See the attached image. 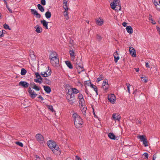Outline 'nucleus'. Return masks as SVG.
Segmentation results:
<instances>
[{
	"label": "nucleus",
	"mask_w": 160,
	"mask_h": 160,
	"mask_svg": "<svg viewBox=\"0 0 160 160\" xmlns=\"http://www.w3.org/2000/svg\"><path fill=\"white\" fill-rule=\"evenodd\" d=\"M86 110V107H84L82 110V112H83V114H84L85 113V111Z\"/></svg>",
	"instance_id": "864d4df0"
},
{
	"label": "nucleus",
	"mask_w": 160,
	"mask_h": 160,
	"mask_svg": "<svg viewBox=\"0 0 160 160\" xmlns=\"http://www.w3.org/2000/svg\"><path fill=\"white\" fill-rule=\"evenodd\" d=\"M48 69L46 71L41 72V75L44 77L49 76L51 75V70L49 69L48 67Z\"/></svg>",
	"instance_id": "6e6552de"
},
{
	"label": "nucleus",
	"mask_w": 160,
	"mask_h": 160,
	"mask_svg": "<svg viewBox=\"0 0 160 160\" xmlns=\"http://www.w3.org/2000/svg\"><path fill=\"white\" fill-rule=\"evenodd\" d=\"M113 57L115 58L114 61L115 63H117L118 60L119 59V57L117 51L113 53Z\"/></svg>",
	"instance_id": "6ab92c4d"
},
{
	"label": "nucleus",
	"mask_w": 160,
	"mask_h": 160,
	"mask_svg": "<svg viewBox=\"0 0 160 160\" xmlns=\"http://www.w3.org/2000/svg\"><path fill=\"white\" fill-rule=\"evenodd\" d=\"M3 27L5 29H8L10 30L11 29L9 28V27L8 24H4L3 25Z\"/></svg>",
	"instance_id": "c03bdc74"
},
{
	"label": "nucleus",
	"mask_w": 160,
	"mask_h": 160,
	"mask_svg": "<svg viewBox=\"0 0 160 160\" xmlns=\"http://www.w3.org/2000/svg\"><path fill=\"white\" fill-rule=\"evenodd\" d=\"M129 51L130 54L133 57H135L136 56V51L135 49L132 47H130L129 48Z\"/></svg>",
	"instance_id": "2eb2a0df"
},
{
	"label": "nucleus",
	"mask_w": 160,
	"mask_h": 160,
	"mask_svg": "<svg viewBox=\"0 0 160 160\" xmlns=\"http://www.w3.org/2000/svg\"><path fill=\"white\" fill-rule=\"evenodd\" d=\"M113 2H114L115 4L117 5V6H118L119 7V10H120L121 9V5L120 2L119 0H113Z\"/></svg>",
	"instance_id": "b1692460"
},
{
	"label": "nucleus",
	"mask_w": 160,
	"mask_h": 160,
	"mask_svg": "<svg viewBox=\"0 0 160 160\" xmlns=\"http://www.w3.org/2000/svg\"><path fill=\"white\" fill-rule=\"evenodd\" d=\"M102 87L104 90H106L109 88V85L107 80H105L103 81L102 85Z\"/></svg>",
	"instance_id": "9b49d317"
},
{
	"label": "nucleus",
	"mask_w": 160,
	"mask_h": 160,
	"mask_svg": "<svg viewBox=\"0 0 160 160\" xmlns=\"http://www.w3.org/2000/svg\"><path fill=\"white\" fill-rule=\"evenodd\" d=\"M67 99L68 102L71 104H72L75 100V96L73 93H71V92H68L67 95Z\"/></svg>",
	"instance_id": "20e7f679"
},
{
	"label": "nucleus",
	"mask_w": 160,
	"mask_h": 160,
	"mask_svg": "<svg viewBox=\"0 0 160 160\" xmlns=\"http://www.w3.org/2000/svg\"><path fill=\"white\" fill-rule=\"evenodd\" d=\"M47 145L51 149L53 152L56 155L60 153V150L58 147L57 146L56 142L52 140H50L47 142Z\"/></svg>",
	"instance_id": "f257e3e1"
},
{
	"label": "nucleus",
	"mask_w": 160,
	"mask_h": 160,
	"mask_svg": "<svg viewBox=\"0 0 160 160\" xmlns=\"http://www.w3.org/2000/svg\"><path fill=\"white\" fill-rule=\"evenodd\" d=\"M151 22L153 24H156V22L154 21H153V20L152 21H151Z\"/></svg>",
	"instance_id": "69168bd1"
},
{
	"label": "nucleus",
	"mask_w": 160,
	"mask_h": 160,
	"mask_svg": "<svg viewBox=\"0 0 160 160\" xmlns=\"http://www.w3.org/2000/svg\"><path fill=\"white\" fill-rule=\"evenodd\" d=\"M141 80L142 82H143L145 83L147 82L148 80L146 77H141Z\"/></svg>",
	"instance_id": "473e14b6"
},
{
	"label": "nucleus",
	"mask_w": 160,
	"mask_h": 160,
	"mask_svg": "<svg viewBox=\"0 0 160 160\" xmlns=\"http://www.w3.org/2000/svg\"><path fill=\"white\" fill-rule=\"evenodd\" d=\"M28 92L30 95V97L32 98H34L37 95V94L34 92L33 90H32L31 88H29Z\"/></svg>",
	"instance_id": "9d476101"
},
{
	"label": "nucleus",
	"mask_w": 160,
	"mask_h": 160,
	"mask_svg": "<svg viewBox=\"0 0 160 160\" xmlns=\"http://www.w3.org/2000/svg\"><path fill=\"white\" fill-rule=\"evenodd\" d=\"M126 30L127 32L129 34H131L133 32V29L131 26H128L126 28Z\"/></svg>",
	"instance_id": "5701e85b"
},
{
	"label": "nucleus",
	"mask_w": 160,
	"mask_h": 160,
	"mask_svg": "<svg viewBox=\"0 0 160 160\" xmlns=\"http://www.w3.org/2000/svg\"><path fill=\"white\" fill-rule=\"evenodd\" d=\"M72 117L73 118L74 124L75 127L77 128H82L83 122L82 119L80 116L77 113H74L73 114Z\"/></svg>",
	"instance_id": "7ed1b4c3"
},
{
	"label": "nucleus",
	"mask_w": 160,
	"mask_h": 160,
	"mask_svg": "<svg viewBox=\"0 0 160 160\" xmlns=\"http://www.w3.org/2000/svg\"><path fill=\"white\" fill-rule=\"evenodd\" d=\"M26 72L27 71L24 68H22L21 70V74L22 75H24L26 74Z\"/></svg>",
	"instance_id": "f704fd0d"
},
{
	"label": "nucleus",
	"mask_w": 160,
	"mask_h": 160,
	"mask_svg": "<svg viewBox=\"0 0 160 160\" xmlns=\"http://www.w3.org/2000/svg\"><path fill=\"white\" fill-rule=\"evenodd\" d=\"M31 11L33 14L36 16L37 18H39L41 17L40 14H39L35 9H31Z\"/></svg>",
	"instance_id": "f3484780"
},
{
	"label": "nucleus",
	"mask_w": 160,
	"mask_h": 160,
	"mask_svg": "<svg viewBox=\"0 0 160 160\" xmlns=\"http://www.w3.org/2000/svg\"><path fill=\"white\" fill-rule=\"evenodd\" d=\"M143 144L145 147H147L148 146L147 139L145 140H144V141H143Z\"/></svg>",
	"instance_id": "79ce46f5"
},
{
	"label": "nucleus",
	"mask_w": 160,
	"mask_h": 160,
	"mask_svg": "<svg viewBox=\"0 0 160 160\" xmlns=\"http://www.w3.org/2000/svg\"><path fill=\"white\" fill-rule=\"evenodd\" d=\"M157 29L158 31V32L159 34L160 35V28L158 27H157Z\"/></svg>",
	"instance_id": "e2e57ef3"
},
{
	"label": "nucleus",
	"mask_w": 160,
	"mask_h": 160,
	"mask_svg": "<svg viewBox=\"0 0 160 160\" xmlns=\"http://www.w3.org/2000/svg\"><path fill=\"white\" fill-rule=\"evenodd\" d=\"M155 7L157 10L160 12V3L155 6Z\"/></svg>",
	"instance_id": "37998d69"
},
{
	"label": "nucleus",
	"mask_w": 160,
	"mask_h": 160,
	"mask_svg": "<svg viewBox=\"0 0 160 160\" xmlns=\"http://www.w3.org/2000/svg\"><path fill=\"white\" fill-rule=\"evenodd\" d=\"M32 88L35 90L36 91H39L40 90V88L36 85L34 87Z\"/></svg>",
	"instance_id": "4c0bfd02"
},
{
	"label": "nucleus",
	"mask_w": 160,
	"mask_h": 160,
	"mask_svg": "<svg viewBox=\"0 0 160 160\" xmlns=\"http://www.w3.org/2000/svg\"><path fill=\"white\" fill-rule=\"evenodd\" d=\"M46 159L47 160H52V159L49 157H47Z\"/></svg>",
	"instance_id": "774afa93"
},
{
	"label": "nucleus",
	"mask_w": 160,
	"mask_h": 160,
	"mask_svg": "<svg viewBox=\"0 0 160 160\" xmlns=\"http://www.w3.org/2000/svg\"><path fill=\"white\" fill-rule=\"evenodd\" d=\"M145 66L147 68H149L150 66L149 64V63L148 62H145Z\"/></svg>",
	"instance_id": "4d7b16f0"
},
{
	"label": "nucleus",
	"mask_w": 160,
	"mask_h": 160,
	"mask_svg": "<svg viewBox=\"0 0 160 160\" xmlns=\"http://www.w3.org/2000/svg\"><path fill=\"white\" fill-rule=\"evenodd\" d=\"M70 58L72 61H74L75 57L76 56V53L75 51L73 49H71L69 51Z\"/></svg>",
	"instance_id": "4468645a"
},
{
	"label": "nucleus",
	"mask_w": 160,
	"mask_h": 160,
	"mask_svg": "<svg viewBox=\"0 0 160 160\" xmlns=\"http://www.w3.org/2000/svg\"><path fill=\"white\" fill-rule=\"evenodd\" d=\"M68 1L67 0H63V4H68Z\"/></svg>",
	"instance_id": "052dcab7"
},
{
	"label": "nucleus",
	"mask_w": 160,
	"mask_h": 160,
	"mask_svg": "<svg viewBox=\"0 0 160 160\" xmlns=\"http://www.w3.org/2000/svg\"><path fill=\"white\" fill-rule=\"evenodd\" d=\"M41 3L43 5H45L46 4V2L45 0H41Z\"/></svg>",
	"instance_id": "49530a36"
},
{
	"label": "nucleus",
	"mask_w": 160,
	"mask_h": 160,
	"mask_svg": "<svg viewBox=\"0 0 160 160\" xmlns=\"http://www.w3.org/2000/svg\"><path fill=\"white\" fill-rule=\"evenodd\" d=\"M45 16L47 19L50 18L51 16V13L49 11L47 12L45 14Z\"/></svg>",
	"instance_id": "bb28decb"
},
{
	"label": "nucleus",
	"mask_w": 160,
	"mask_h": 160,
	"mask_svg": "<svg viewBox=\"0 0 160 160\" xmlns=\"http://www.w3.org/2000/svg\"><path fill=\"white\" fill-rule=\"evenodd\" d=\"M63 15L66 19L67 20L68 19V11L65 10L63 12Z\"/></svg>",
	"instance_id": "7c9ffc66"
},
{
	"label": "nucleus",
	"mask_w": 160,
	"mask_h": 160,
	"mask_svg": "<svg viewBox=\"0 0 160 160\" xmlns=\"http://www.w3.org/2000/svg\"><path fill=\"white\" fill-rule=\"evenodd\" d=\"M126 85L127 86L128 92L130 94V87L131 86L130 85L129 83H126Z\"/></svg>",
	"instance_id": "e433bc0d"
},
{
	"label": "nucleus",
	"mask_w": 160,
	"mask_h": 160,
	"mask_svg": "<svg viewBox=\"0 0 160 160\" xmlns=\"http://www.w3.org/2000/svg\"><path fill=\"white\" fill-rule=\"evenodd\" d=\"M95 22L97 25L101 26L103 24L104 21L101 17H99L95 19Z\"/></svg>",
	"instance_id": "1a4fd4ad"
},
{
	"label": "nucleus",
	"mask_w": 160,
	"mask_h": 160,
	"mask_svg": "<svg viewBox=\"0 0 160 160\" xmlns=\"http://www.w3.org/2000/svg\"><path fill=\"white\" fill-rule=\"evenodd\" d=\"M63 8L65 10L68 11V4H63Z\"/></svg>",
	"instance_id": "ea45409f"
},
{
	"label": "nucleus",
	"mask_w": 160,
	"mask_h": 160,
	"mask_svg": "<svg viewBox=\"0 0 160 160\" xmlns=\"http://www.w3.org/2000/svg\"><path fill=\"white\" fill-rule=\"evenodd\" d=\"M108 137L111 139L114 140L115 139L116 136L112 133H109L108 134Z\"/></svg>",
	"instance_id": "393cba45"
},
{
	"label": "nucleus",
	"mask_w": 160,
	"mask_h": 160,
	"mask_svg": "<svg viewBox=\"0 0 160 160\" xmlns=\"http://www.w3.org/2000/svg\"><path fill=\"white\" fill-rule=\"evenodd\" d=\"M38 98L40 99L42 101H43L44 100L43 98L41 96H39Z\"/></svg>",
	"instance_id": "680f3d73"
},
{
	"label": "nucleus",
	"mask_w": 160,
	"mask_h": 160,
	"mask_svg": "<svg viewBox=\"0 0 160 160\" xmlns=\"http://www.w3.org/2000/svg\"><path fill=\"white\" fill-rule=\"evenodd\" d=\"M65 63L67 66L70 69H72L73 68L72 66L71 63L68 61H66Z\"/></svg>",
	"instance_id": "c85d7f7f"
},
{
	"label": "nucleus",
	"mask_w": 160,
	"mask_h": 160,
	"mask_svg": "<svg viewBox=\"0 0 160 160\" xmlns=\"http://www.w3.org/2000/svg\"><path fill=\"white\" fill-rule=\"evenodd\" d=\"M90 87L93 88L94 90L95 91L97 94H98V89L96 86L93 85L92 83H90Z\"/></svg>",
	"instance_id": "a878e982"
},
{
	"label": "nucleus",
	"mask_w": 160,
	"mask_h": 160,
	"mask_svg": "<svg viewBox=\"0 0 160 160\" xmlns=\"http://www.w3.org/2000/svg\"><path fill=\"white\" fill-rule=\"evenodd\" d=\"M5 31L2 30L0 31V38L2 37L3 36V31Z\"/></svg>",
	"instance_id": "de8ad7c7"
},
{
	"label": "nucleus",
	"mask_w": 160,
	"mask_h": 160,
	"mask_svg": "<svg viewBox=\"0 0 160 160\" xmlns=\"http://www.w3.org/2000/svg\"><path fill=\"white\" fill-rule=\"evenodd\" d=\"M8 9L9 11L11 13H12V10L11 9H10V8H8Z\"/></svg>",
	"instance_id": "0e129e2a"
},
{
	"label": "nucleus",
	"mask_w": 160,
	"mask_h": 160,
	"mask_svg": "<svg viewBox=\"0 0 160 160\" xmlns=\"http://www.w3.org/2000/svg\"><path fill=\"white\" fill-rule=\"evenodd\" d=\"M48 108L49 109H50L52 112L53 111V107L52 106H48Z\"/></svg>",
	"instance_id": "8fccbe9b"
},
{
	"label": "nucleus",
	"mask_w": 160,
	"mask_h": 160,
	"mask_svg": "<svg viewBox=\"0 0 160 160\" xmlns=\"http://www.w3.org/2000/svg\"><path fill=\"white\" fill-rule=\"evenodd\" d=\"M34 28L36 29V31L37 33H40L42 32V28L38 25H37Z\"/></svg>",
	"instance_id": "aec40b11"
},
{
	"label": "nucleus",
	"mask_w": 160,
	"mask_h": 160,
	"mask_svg": "<svg viewBox=\"0 0 160 160\" xmlns=\"http://www.w3.org/2000/svg\"><path fill=\"white\" fill-rule=\"evenodd\" d=\"M35 158H36L37 160H40V158L38 155H36L35 156Z\"/></svg>",
	"instance_id": "bf43d9fd"
},
{
	"label": "nucleus",
	"mask_w": 160,
	"mask_h": 160,
	"mask_svg": "<svg viewBox=\"0 0 160 160\" xmlns=\"http://www.w3.org/2000/svg\"><path fill=\"white\" fill-rule=\"evenodd\" d=\"M97 39L99 41H100L102 39V37L101 36L99 35H97Z\"/></svg>",
	"instance_id": "3c124183"
},
{
	"label": "nucleus",
	"mask_w": 160,
	"mask_h": 160,
	"mask_svg": "<svg viewBox=\"0 0 160 160\" xmlns=\"http://www.w3.org/2000/svg\"><path fill=\"white\" fill-rule=\"evenodd\" d=\"M15 143L17 145L20 146L21 147H23V144L21 142H15Z\"/></svg>",
	"instance_id": "58836bf2"
},
{
	"label": "nucleus",
	"mask_w": 160,
	"mask_h": 160,
	"mask_svg": "<svg viewBox=\"0 0 160 160\" xmlns=\"http://www.w3.org/2000/svg\"><path fill=\"white\" fill-rule=\"evenodd\" d=\"M78 99L79 100V103L80 105L82 106L85 104V100L83 95L80 93L78 95Z\"/></svg>",
	"instance_id": "423d86ee"
},
{
	"label": "nucleus",
	"mask_w": 160,
	"mask_h": 160,
	"mask_svg": "<svg viewBox=\"0 0 160 160\" xmlns=\"http://www.w3.org/2000/svg\"><path fill=\"white\" fill-rule=\"evenodd\" d=\"M102 78H103V76H102V75H101L100 76L99 78H97L98 82L99 81H101Z\"/></svg>",
	"instance_id": "a18cd8bd"
},
{
	"label": "nucleus",
	"mask_w": 160,
	"mask_h": 160,
	"mask_svg": "<svg viewBox=\"0 0 160 160\" xmlns=\"http://www.w3.org/2000/svg\"><path fill=\"white\" fill-rule=\"evenodd\" d=\"M43 88L45 91L47 93H49L51 91V89L48 86H43Z\"/></svg>",
	"instance_id": "4be33fe9"
},
{
	"label": "nucleus",
	"mask_w": 160,
	"mask_h": 160,
	"mask_svg": "<svg viewBox=\"0 0 160 160\" xmlns=\"http://www.w3.org/2000/svg\"><path fill=\"white\" fill-rule=\"evenodd\" d=\"M50 58L51 63L53 67H58L59 66V59L56 52H51Z\"/></svg>",
	"instance_id": "f03ea898"
},
{
	"label": "nucleus",
	"mask_w": 160,
	"mask_h": 160,
	"mask_svg": "<svg viewBox=\"0 0 160 160\" xmlns=\"http://www.w3.org/2000/svg\"><path fill=\"white\" fill-rule=\"evenodd\" d=\"M35 85H36V84L34 82L31 83H30V86L32 88H33V87Z\"/></svg>",
	"instance_id": "603ef678"
},
{
	"label": "nucleus",
	"mask_w": 160,
	"mask_h": 160,
	"mask_svg": "<svg viewBox=\"0 0 160 160\" xmlns=\"http://www.w3.org/2000/svg\"><path fill=\"white\" fill-rule=\"evenodd\" d=\"M138 137L141 141L142 142L143 141H144V140H145L146 139L145 138V136L143 135H140Z\"/></svg>",
	"instance_id": "72a5a7b5"
},
{
	"label": "nucleus",
	"mask_w": 160,
	"mask_h": 160,
	"mask_svg": "<svg viewBox=\"0 0 160 160\" xmlns=\"http://www.w3.org/2000/svg\"><path fill=\"white\" fill-rule=\"evenodd\" d=\"M41 23L43 25V26L46 29H48V22H46L45 20H43L41 21Z\"/></svg>",
	"instance_id": "412c9836"
},
{
	"label": "nucleus",
	"mask_w": 160,
	"mask_h": 160,
	"mask_svg": "<svg viewBox=\"0 0 160 160\" xmlns=\"http://www.w3.org/2000/svg\"><path fill=\"white\" fill-rule=\"evenodd\" d=\"M143 155L145 156V157L146 158L148 159V154L147 153H144L143 154Z\"/></svg>",
	"instance_id": "6e6d98bb"
},
{
	"label": "nucleus",
	"mask_w": 160,
	"mask_h": 160,
	"mask_svg": "<svg viewBox=\"0 0 160 160\" xmlns=\"http://www.w3.org/2000/svg\"><path fill=\"white\" fill-rule=\"evenodd\" d=\"M38 9L42 12H43L44 9V8L40 4H38L37 5Z\"/></svg>",
	"instance_id": "cd10ccee"
},
{
	"label": "nucleus",
	"mask_w": 160,
	"mask_h": 160,
	"mask_svg": "<svg viewBox=\"0 0 160 160\" xmlns=\"http://www.w3.org/2000/svg\"><path fill=\"white\" fill-rule=\"evenodd\" d=\"M31 54H30V57L33 59H34L35 58L34 55L33 54V52L32 51H31Z\"/></svg>",
	"instance_id": "09e8293b"
},
{
	"label": "nucleus",
	"mask_w": 160,
	"mask_h": 160,
	"mask_svg": "<svg viewBox=\"0 0 160 160\" xmlns=\"http://www.w3.org/2000/svg\"><path fill=\"white\" fill-rule=\"evenodd\" d=\"M121 117L119 115L118 113H113L112 115V119H113L115 121H117L119 122Z\"/></svg>",
	"instance_id": "ddd939ff"
},
{
	"label": "nucleus",
	"mask_w": 160,
	"mask_h": 160,
	"mask_svg": "<svg viewBox=\"0 0 160 160\" xmlns=\"http://www.w3.org/2000/svg\"><path fill=\"white\" fill-rule=\"evenodd\" d=\"M73 61L77 70L80 68L81 69V71H83V68L81 60H80L77 59L76 60H74V61Z\"/></svg>",
	"instance_id": "39448f33"
},
{
	"label": "nucleus",
	"mask_w": 160,
	"mask_h": 160,
	"mask_svg": "<svg viewBox=\"0 0 160 160\" xmlns=\"http://www.w3.org/2000/svg\"><path fill=\"white\" fill-rule=\"evenodd\" d=\"M34 81L37 82L39 83H41L42 82V79H34Z\"/></svg>",
	"instance_id": "c9c22d12"
},
{
	"label": "nucleus",
	"mask_w": 160,
	"mask_h": 160,
	"mask_svg": "<svg viewBox=\"0 0 160 160\" xmlns=\"http://www.w3.org/2000/svg\"><path fill=\"white\" fill-rule=\"evenodd\" d=\"M36 139L37 141L41 144L43 143L44 140L43 136L40 134L38 133L35 136Z\"/></svg>",
	"instance_id": "0eeeda50"
},
{
	"label": "nucleus",
	"mask_w": 160,
	"mask_h": 160,
	"mask_svg": "<svg viewBox=\"0 0 160 160\" xmlns=\"http://www.w3.org/2000/svg\"><path fill=\"white\" fill-rule=\"evenodd\" d=\"M110 6L111 8L113 9V10H116V9H115V8L116 7V6H117V5H116V4H115V3H114L113 2H112L110 4Z\"/></svg>",
	"instance_id": "c756f323"
},
{
	"label": "nucleus",
	"mask_w": 160,
	"mask_h": 160,
	"mask_svg": "<svg viewBox=\"0 0 160 160\" xmlns=\"http://www.w3.org/2000/svg\"><path fill=\"white\" fill-rule=\"evenodd\" d=\"M36 77L37 79H42L40 75L38 72L35 73Z\"/></svg>",
	"instance_id": "a19ab883"
},
{
	"label": "nucleus",
	"mask_w": 160,
	"mask_h": 160,
	"mask_svg": "<svg viewBox=\"0 0 160 160\" xmlns=\"http://www.w3.org/2000/svg\"><path fill=\"white\" fill-rule=\"evenodd\" d=\"M108 99L113 104L115 102V97L114 94H111L108 96Z\"/></svg>",
	"instance_id": "f8f14e48"
},
{
	"label": "nucleus",
	"mask_w": 160,
	"mask_h": 160,
	"mask_svg": "<svg viewBox=\"0 0 160 160\" xmlns=\"http://www.w3.org/2000/svg\"><path fill=\"white\" fill-rule=\"evenodd\" d=\"M68 92L70 93L71 92V93H73L74 94H77L79 92L78 90L75 88H72L69 90H68Z\"/></svg>",
	"instance_id": "a211bd4d"
},
{
	"label": "nucleus",
	"mask_w": 160,
	"mask_h": 160,
	"mask_svg": "<svg viewBox=\"0 0 160 160\" xmlns=\"http://www.w3.org/2000/svg\"><path fill=\"white\" fill-rule=\"evenodd\" d=\"M149 20L150 21H152V20H153L152 19V16L151 15H149Z\"/></svg>",
	"instance_id": "5fc2aeb1"
},
{
	"label": "nucleus",
	"mask_w": 160,
	"mask_h": 160,
	"mask_svg": "<svg viewBox=\"0 0 160 160\" xmlns=\"http://www.w3.org/2000/svg\"><path fill=\"white\" fill-rule=\"evenodd\" d=\"M135 69L136 71L137 72H138L139 70V68H135Z\"/></svg>",
	"instance_id": "338daca9"
},
{
	"label": "nucleus",
	"mask_w": 160,
	"mask_h": 160,
	"mask_svg": "<svg viewBox=\"0 0 160 160\" xmlns=\"http://www.w3.org/2000/svg\"><path fill=\"white\" fill-rule=\"evenodd\" d=\"M152 2L154 4L155 6L160 3L159 0H152Z\"/></svg>",
	"instance_id": "2f4dec72"
},
{
	"label": "nucleus",
	"mask_w": 160,
	"mask_h": 160,
	"mask_svg": "<svg viewBox=\"0 0 160 160\" xmlns=\"http://www.w3.org/2000/svg\"><path fill=\"white\" fill-rule=\"evenodd\" d=\"M19 85L22 86L24 88H27L28 87L29 84L25 81H20L19 83Z\"/></svg>",
	"instance_id": "dca6fc26"
},
{
	"label": "nucleus",
	"mask_w": 160,
	"mask_h": 160,
	"mask_svg": "<svg viewBox=\"0 0 160 160\" xmlns=\"http://www.w3.org/2000/svg\"><path fill=\"white\" fill-rule=\"evenodd\" d=\"M122 25L124 27H126L127 26V23L125 22H124L122 23Z\"/></svg>",
	"instance_id": "13d9d810"
}]
</instances>
